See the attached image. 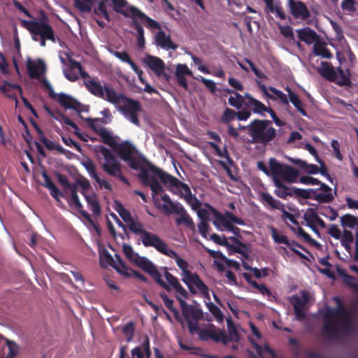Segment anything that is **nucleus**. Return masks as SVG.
Returning a JSON list of instances; mask_svg holds the SVG:
<instances>
[{"label":"nucleus","instance_id":"c03bdc74","mask_svg":"<svg viewBox=\"0 0 358 358\" xmlns=\"http://www.w3.org/2000/svg\"><path fill=\"white\" fill-rule=\"evenodd\" d=\"M120 274L124 278H131L132 276H134L143 282H147L148 281V279L146 276H145L140 272L129 268L126 264L125 268H122Z\"/></svg>","mask_w":358,"mask_h":358},{"label":"nucleus","instance_id":"f257e3e1","mask_svg":"<svg viewBox=\"0 0 358 358\" xmlns=\"http://www.w3.org/2000/svg\"><path fill=\"white\" fill-rule=\"evenodd\" d=\"M85 85L92 94L112 104L117 105L122 101L123 104L118 107V110L133 124L137 126L139 125L138 113L141 111L142 107L138 100L127 97L122 93L116 92L111 86L106 85L103 86L101 83L96 81L94 79L88 80Z\"/></svg>","mask_w":358,"mask_h":358},{"label":"nucleus","instance_id":"7ed1b4c3","mask_svg":"<svg viewBox=\"0 0 358 358\" xmlns=\"http://www.w3.org/2000/svg\"><path fill=\"white\" fill-rule=\"evenodd\" d=\"M271 121L255 119L250 122L251 143L267 145L277 136L276 129L271 126Z\"/></svg>","mask_w":358,"mask_h":358},{"label":"nucleus","instance_id":"e433bc0d","mask_svg":"<svg viewBox=\"0 0 358 358\" xmlns=\"http://www.w3.org/2000/svg\"><path fill=\"white\" fill-rule=\"evenodd\" d=\"M203 206L205 207L203 208V236L206 237V232L207 231L208 228L206 221L210 220L211 215L217 216L218 213L214 208L207 203L203 204Z\"/></svg>","mask_w":358,"mask_h":358},{"label":"nucleus","instance_id":"f704fd0d","mask_svg":"<svg viewBox=\"0 0 358 358\" xmlns=\"http://www.w3.org/2000/svg\"><path fill=\"white\" fill-rule=\"evenodd\" d=\"M336 271L339 275L342 278L343 281L350 287L358 291V280L348 274L344 268L339 266L337 267Z\"/></svg>","mask_w":358,"mask_h":358},{"label":"nucleus","instance_id":"0eeeda50","mask_svg":"<svg viewBox=\"0 0 358 358\" xmlns=\"http://www.w3.org/2000/svg\"><path fill=\"white\" fill-rule=\"evenodd\" d=\"M21 24L23 27L30 32L34 41H38V37H45L53 43L56 41L55 31L46 22L22 20Z\"/></svg>","mask_w":358,"mask_h":358},{"label":"nucleus","instance_id":"9b49d317","mask_svg":"<svg viewBox=\"0 0 358 358\" xmlns=\"http://www.w3.org/2000/svg\"><path fill=\"white\" fill-rule=\"evenodd\" d=\"M140 239L145 247H152L161 254H166L169 249L168 245L158 235L150 231L144 232Z\"/></svg>","mask_w":358,"mask_h":358},{"label":"nucleus","instance_id":"6e6d98bb","mask_svg":"<svg viewBox=\"0 0 358 358\" xmlns=\"http://www.w3.org/2000/svg\"><path fill=\"white\" fill-rule=\"evenodd\" d=\"M116 210L122 219L128 224L134 220L130 212L121 203L117 204Z\"/></svg>","mask_w":358,"mask_h":358},{"label":"nucleus","instance_id":"aec40b11","mask_svg":"<svg viewBox=\"0 0 358 358\" xmlns=\"http://www.w3.org/2000/svg\"><path fill=\"white\" fill-rule=\"evenodd\" d=\"M145 63L158 76H163L166 80H169V76L164 72V63L162 59L152 55H148L145 59Z\"/></svg>","mask_w":358,"mask_h":358},{"label":"nucleus","instance_id":"49530a36","mask_svg":"<svg viewBox=\"0 0 358 358\" xmlns=\"http://www.w3.org/2000/svg\"><path fill=\"white\" fill-rule=\"evenodd\" d=\"M208 144L210 145V147L214 149V150L215 151L216 155H217L218 157H220L225 158L229 166L233 165L234 162L231 159V158L230 157L229 153L226 146L224 147V150H222L220 149V148L219 147V145L214 142L210 141V142H208Z\"/></svg>","mask_w":358,"mask_h":358},{"label":"nucleus","instance_id":"5fc2aeb1","mask_svg":"<svg viewBox=\"0 0 358 358\" xmlns=\"http://www.w3.org/2000/svg\"><path fill=\"white\" fill-rule=\"evenodd\" d=\"M101 113L103 115V117L101 118H92L93 120V124H96V122H101L103 124H109L111 122L113 119V115L110 113L109 108H104Z\"/></svg>","mask_w":358,"mask_h":358},{"label":"nucleus","instance_id":"0e129e2a","mask_svg":"<svg viewBox=\"0 0 358 358\" xmlns=\"http://www.w3.org/2000/svg\"><path fill=\"white\" fill-rule=\"evenodd\" d=\"M355 3V0H343L341 7L343 11L351 13L356 11Z\"/></svg>","mask_w":358,"mask_h":358},{"label":"nucleus","instance_id":"dca6fc26","mask_svg":"<svg viewBox=\"0 0 358 358\" xmlns=\"http://www.w3.org/2000/svg\"><path fill=\"white\" fill-rule=\"evenodd\" d=\"M288 6L291 14L295 19L305 20L310 17V11L303 1L289 0Z\"/></svg>","mask_w":358,"mask_h":358},{"label":"nucleus","instance_id":"c9c22d12","mask_svg":"<svg viewBox=\"0 0 358 358\" xmlns=\"http://www.w3.org/2000/svg\"><path fill=\"white\" fill-rule=\"evenodd\" d=\"M336 70L338 75L337 74V81H334V83L339 86L350 87L352 84L350 71L348 69L344 71L341 67H338Z\"/></svg>","mask_w":358,"mask_h":358},{"label":"nucleus","instance_id":"2f4dec72","mask_svg":"<svg viewBox=\"0 0 358 358\" xmlns=\"http://www.w3.org/2000/svg\"><path fill=\"white\" fill-rule=\"evenodd\" d=\"M313 52L315 56H320L322 58L331 59L333 57V55L327 48L326 43L320 40L314 43Z\"/></svg>","mask_w":358,"mask_h":358},{"label":"nucleus","instance_id":"6e6552de","mask_svg":"<svg viewBox=\"0 0 358 358\" xmlns=\"http://www.w3.org/2000/svg\"><path fill=\"white\" fill-rule=\"evenodd\" d=\"M334 316L339 317V314L335 308H328L323 315V325L322 328V334L329 341H335L339 338L342 334V322L338 327L336 324Z\"/></svg>","mask_w":358,"mask_h":358},{"label":"nucleus","instance_id":"a19ab883","mask_svg":"<svg viewBox=\"0 0 358 358\" xmlns=\"http://www.w3.org/2000/svg\"><path fill=\"white\" fill-rule=\"evenodd\" d=\"M161 199L165 202L161 208L168 214L172 213L173 211H176L177 208L180 206L179 203L173 202L169 196L166 194H163L161 196Z\"/></svg>","mask_w":358,"mask_h":358},{"label":"nucleus","instance_id":"8fccbe9b","mask_svg":"<svg viewBox=\"0 0 358 358\" xmlns=\"http://www.w3.org/2000/svg\"><path fill=\"white\" fill-rule=\"evenodd\" d=\"M127 227L133 234L139 235L140 238L143 236L144 232L147 231L144 229L142 223L136 222L134 220H133L129 224H127Z\"/></svg>","mask_w":358,"mask_h":358},{"label":"nucleus","instance_id":"a18cd8bd","mask_svg":"<svg viewBox=\"0 0 358 358\" xmlns=\"http://www.w3.org/2000/svg\"><path fill=\"white\" fill-rule=\"evenodd\" d=\"M270 172L273 176V178H278L282 176V171L285 166L280 163L275 158H270L269 159Z\"/></svg>","mask_w":358,"mask_h":358},{"label":"nucleus","instance_id":"423d86ee","mask_svg":"<svg viewBox=\"0 0 358 358\" xmlns=\"http://www.w3.org/2000/svg\"><path fill=\"white\" fill-rule=\"evenodd\" d=\"M176 299L180 303L182 315L187 322L189 333L197 334L201 339V329L199 326V321L201 319V310L187 303L184 298L178 295H176Z\"/></svg>","mask_w":358,"mask_h":358},{"label":"nucleus","instance_id":"f03ea898","mask_svg":"<svg viewBox=\"0 0 358 358\" xmlns=\"http://www.w3.org/2000/svg\"><path fill=\"white\" fill-rule=\"evenodd\" d=\"M122 250L126 257L130 262L134 263L140 268L148 273L164 289H169V286L162 280V275L155 265L147 257L139 256L138 253L134 252L133 248L130 245L126 243L123 244Z\"/></svg>","mask_w":358,"mask_h":358},{"label":"nucleus","instance_id":"de8ad7c7","mask_svg":"<svg viewBox=\"0 0 358 358\" xmlns=\"http://www.w3.org/2000/svg\"><path fill=\"white\" fill-rule=\"evenodd\" d=\"M341 224L343 227L354 229L358 224V218L351 214H345L341 217Z\"/></svg>","mask_w":358,"mask_h":358},{"label":"nucleus","instance_id":"412c9836","mask_svg":"<svg viewBox=\"0 0 358 358\" xmlns=\"http://www.w3.org/2000/svg\"><path fill=\"white\" fill-rule=\"evenodd\" d=\"M165 269L164 276L167 282H164L168 286L169 289H165L167 291H171V287L175 289L177 294L180 296L181 298L187 299L188 296V293L185 290V288L180 285L178 278L173 275L171 273H169L166 268Z\"/></svg>","mask_w":358,"mask_h":358},{"label":"nucleus","instance_id":"774afa93","mask_svg":"<svg viewBox=\"0 0 358 358\" xmlns=\"http://www.w3.org/2000/svg\"><path fill=\"white\" fill-rule=\"evenodd\" d=\"M289 302L292 304L294 309H305L304 301L296 294L289 298Z\"/></svg>","mask_w":358,"mask_h":358},{"label":"nucleus","instance_id":"4c0bfd02","mask_svg":"<svg viewBox=\"0 0 358 358\" xmlns=\"http://www.w3.org/2000/svg\"><path fill=\"white\" fill-rule=\"evenodd\" d=\"M85 199L88 208L92 211L94 215L96 216L100 215L101 210L100 204L97 200L96 194L95 193H92L91 195L85 196Z\"/></svg>","mask_w":358,"mask_h":358},{"label":"nucleus","instance_id":"a878e982","mask_svg":"<svg viewBox=\"0 0 358 358\" xmlns=\"http://www.w3.org/2000/svg\"><path fill=\"white\" fill-rule=\"evenodd\" d=\"M45 110L48 113V114L55 120L62 122L64 124L70 126L71 128H73L75 130V133L78 136H80V134L78 133L77 131L79 130L78 127L76 123H74L70 118L66 117L63 113L57 111L54 113L51 109H50L48 107H45Z\"/></svg>","mask_w":358,"mask_h":358},{"label":"nucleus","instance_id":"393cba45","mask_svg":"<svg viewBox=\"0 0 358 358\" xmlns=\"http://www.w3.org/2000/svg\"><path fill=\"white\" fill-rule=\"evenodd\" d=\"M155 43L162 48L169 50H176L177 45L173 43L169 36L166 35L165 32L159 30L155 37Z\"/></svg>","mask_w":358,"mask_h":358},{"label":"nucleus","instance_id":"f3484780","mask_svg":"<svg viewBox=\"0 0 358 358\" xmlns=\"http://www.w3.org/2000/svg\"><path fill=\"white\" fill-rule=\"evenodd\" d=\"M27 69L29 76L31 79L39 80L46 72V65L44 61L38 59L36 62L28 58L27 60Z\"/></svg>","mask_w":358,"mask_h":358},{"label":"nucleus","instance_id":"052dcab7","mask_svg":"<svg viewBox=\"0 0 358 358\" xmlns=\"http://www.w3.org/2000/svg\"><path fill=\"white\" fill-rule=\"evenodd\" d=\"M206 305L208 307L210 312L216 318V320L220 322H222L224 316L221 310L211 302L206 303Z\"/></svg>","mask_w":358,"mask_h":358},{"label":"nucleus","instance_id":"bf43d9fd","mask_svg":"<svg viewBox=\"0 0 358 358\" xmlns=\"http://www.w3.org/2000/svg\"><path fill=\"white\" fill-rule=\"evenodd\" d=\"M145 186H149L150 187L153 197L155 195H158L161 193H163L164 192L162 185L159 184V181L155 177L152 178L151 180L149 182V184H147Z\"/></svg>","mask_w":358,"mask_h":358},{"label":"nucleus","instance_id":"7c9ffc66","mask_svg":"<svg viewBox=\"0 0 358 358\" xmlns=\"http://www.w3.org/2000/svg\"><path fill=\"white\" fill-rule=\"evenodd\" d=\"M289 96V101L293 104V106L296 108V110L304 117H309L308 113L303 108V103L300 100L299 96L294 93V92L290 89L289 87H287L285 88Z\"/></svg>","mask_w":358,"mask_h":358},{"label":"nucleus","instance_id":"4d7b16f0","mask_svg":"<svg viewBox=\"0 0 358 358\" xmlns=\"http://www.w3.org/2000/svg\"><path fill=\"white\" fill-rule=\"evenodd\" d=\"M317 207L315 208H309L306 210V212L303 215V219L306 224L315 223V220L319 217L317 213Z\"/></svg>","mask_w":358,"mask_h":358},{"label":"nucleus","instance_id":"c756f323","mask_svg":"<svg viewBox=\"0 0 358 358\" xmlns=\"http://www.w3.org/2000/svg\"><path fill=\"white\" fill-rule=\"evenodd\" d=\"M273 183L276 187V189L274 190V193L278 197L281 199H286L287 196L293 195V189H292L285 185L278 178H273Z\"/></svg>","mask_w":358,"mask_h":358},{"label":"nucleus","instance_id":"9d476101","mask_svg":"<svg viewBox=\"0 0 358 358\" xmlns=\"http://www.w3.org/2000/svg\"><path fill=\"white\" fill-rule=\"evenodd\" d=\"M293 194L297 197H300L304 199H313L317 201L320 203H330L334 201V196H331L329 194H322L317 192V189H301L297 187H293Z\"/></svg>","mask_w":358,"mask_h":358},{"label":"nucleus","instance_id":"3c124183","mask_svg":"<svg viewBox=\"0 0 358 358\" xmlns=\"http://www.w3.org/2000/svg\"><path fill=\"white\" fill-rule=\"evenodd\" d=\"M252 107V111L254 113L256 114H263L264 112H268V108L266 107L263 103H262L260 101L252 99V102H250V104L249 105Z\"/></svg>","mask_w":358,"mask_h":358},{"label":"nucleus","instance_id":"79ce46f5","mask_svg":"<svg viewBox=\"0 0 358 358\" xmlns=\"http://www.w3.org/2000/svg\"><path fill=\"white\" fill-rule=\"evenodd\" d=\"M164 255L173 259L176 261L178 266L182 271V273L188 271L189 265L187 262L180 258V257L174 250L169 249V250L166 252V254Z\"/></svg>","mask_w":358,"mask_h":358},{"label":"nucleus","instance_id":"09e8293b","mask_svg":"<svg viewBox=\"0 0 358 358\" xmlns=\"http://www.w3.org/2000/svg\"><path fill=\"white\" fill-rule=\"evenodd\" d=\"M159 296L162 299L164 303L166 306V308L173 313L174 317L177 320H178L180 315L178 310L173 306V301L170 299L167 294L164 292H162L159 293Z\"/></svg>","mask_w":358,"mask_h":358},{"label":"nucleus","instance_id":"bb28decb","mask_svg":"<svg viewBox=\"0 0 358 358\" xmlns=\"http://www.w3.org/2000/svg\"><path fill=\"white\" fill-rule=\"evenodd\" d=\"M13 90H17L20 94H22V89L21 86L17 84H10L7 81H5L4 84L0 86L1 92L8 98L14 99L15 101V107H17L18 104V100L15 93L12 91Z\"/></svg>","mask_w":358,"mask_h":358},{"label":"nucleus","instance_id":"5701e85b","mask_svg":"<svg viewBox=\"0 0 358 358\" xmlns=\"http://www.w3.org/2000/svg\"><path fill=\"white\" fill-rule=\"evenodd\" d=\"M296 32L299 38L308 45L315 43L320 40V36L317 32L308 27L296 29Z\"/></svg>","mask_w":358,"mask_h":358},{"label":"nucleus","instance_id":"2eb2a0df","mask_svg":"<svg viewBox=\"0 0 358 358\" xmlns=\"http://www.w3.org/2000/svg\"><path fill=\"white\" fill-rule=\"evenodd\" d=\"M59 103L65 109H72L78 113L83 111H87L86 106L83 105L76 99L64 93L57 94L56 97Z\"/></svg>","mask_w":358,"mask_h":358},{"label":"nucleus","instance_id":"473e14b6","mask_svg":"<svg viewBox=\"0 0 358 358\" xmlns=\"http://www.w3.org/2000/svg\"><path fill=\"white\" fill-rule=\"evenodd\" d=\"M217 217L224 227L226 222L231 224L234 223L242 226L245 224V222L243 219L235 216L229 211H225L223 214H219Z\"/></svg>","mask_w":358,"mask_h":358},{"label":"nucleus","instance_id":"6ab92c4d","mask_svg":"<svg viewBox=\"0 0 358 358\" xmlns=\"http://www.w3.org/2000/svg\"><path fill=\"white\" fill-rule=\"evenodd\" d=\"M100 260L101 264L105 262L107 265L114 268L118 273H121L122 268H125V262L119 255L116 254L114 259L106 250L100 254Z\"/></svg>","mask_w":358,"mask_h":358},{"label":"nucleus","instance_id":"864d4df0","mask_svg":"<svg viewBox=\"0 0 358 358\" xmlns=\"http://www.w3.org/2000/svg\"><path fill=\"white\" fill-rule=\"evenodd\" d=\"M228 101L231 106L240 109L243 104L244 99L241 94L236 92H234V96H231L229 98Z\"/></svg>","mask_w":358,"mask_h":358},{"label":"nucleus","instance_id":"69168bd1","mask_svg":"<svg viewBox=\"0 0 358 358\" xmlns=\"http://www.w3.org/2000/svg\"><path fill=\"white\" fill-rule=\"evenodd\" d=\"M91 3L81 1V0H74V6L78 8L81 12H90L91 10Z\"/></svg>","mask_w":358,"mask_h":358},{"label":"nucleus","instance_id":"4468645a","mask_svg":"<svg viewBox=\"0 0 358 358\" xmlns=\"http://www.w3.org/2000/svg\"><path fill=\"white\" fill-rule=\"evenodd\" d=\"M337 306L335 309L339 314V317L342 320V332L349 334L352 330V313L350 310H346L341 304V301L338 297H334Z\"/></svg>","mask_w":358,"mask_h":358},{"label":"nucleus","instance_id":"c85d7f7f","mask_svg":"<svg viewBox=\"0 0 358 358\" xmlns=\"http://www.w3.org/2000/svg\"><path fill=\"white\" fill-rule=\"evenodd\" d=\"M182 280L187 285L191 290L195 285L199 289H201V280L196 274H193L189 270L182 273Z\"/></svg>","mask_w":358,"mask_h":358},{"label":"nucleus","instance_id":"13d9d810","mask_svg":"<svg viewBox=\"0 0 358 358\" xmlns=\"http://www.w3.org/2000/svg\"><path fill=\"white\" fill-rule=\"evenodd\" d=\"M271 236L274 242L277 243H283L286 245H291L290 241L285 235L279 234L275 228L271 229Z\"/></svg>","mask_w":358,"mask_h":358},{"label":"nucleus","instance_id":"e2e57ef3","mask_svg":"<svg viewBox=\"0 0 358 358\" xmlns=\"http://www.w3.org/2000/svg\"><path fill=\"white\" fill-rule=\"evenodd\" d=\"M134 324L133 322L126 324L122 328V333L127 337V341L131 342L134 334Z\"/></svg>","mask_w":358,"mask_h":358},{"label":"nucleus","instance_id":"4be33fe9","mask_svg":"<svg viewBox=\"0 0 358 358\" xmlns=\"http://www.w3.org/2000/svg\"><path fill=\"white\" fill-rule=\"evenodd\" d=\"M113 150L117 152L119 157L124 162L129 160L134 156L137 150L134 145L129 141H123L117 143L113 148Z\"/></svg>","mask_w":358,"mask_h":358},{"label":"nucleus","instance_id":"603ef678","mask_svg":"<svg viewBox=\"0 0 358 358\" xmlns=\"http://www.w3.org/2000/svg\"><path fill=\"white\" fill-rule=\"evenodd\" d=\"M81 164L85 167L92 178H94L98 174L96 172V166L91 159L86 158L82 161Z\"/></svg>","mask_w":358,"mask_h":358},{"label":"nucleus","instance_id":"37998d69","mask_svg":"<svg viewBox=\"0 0 358 358\" xmlns=\"http://www.w3.org/2000/svg\"><path fill=\"white\" fill-rule=\"evenodd\" d=\"M293 162L308 174L313 175L319 173V168L315 164H308L306 162L299 159L293 160Z\"/></svg>","mask_w":358,"mask_h":358},{"label":"nucleus","instance_id":"338daca9","mask_svg":"<svg viewBox=\"0 0 358 358\" xmlns=\"http://www.w3.org/2000/svg\"><path fill=\"white\" fill-rule=\"evenodd\" d=\"M96 15L101 16L108 21L109 20V15L106 8V6L103 1L99 2L96 8L94 9Z\"/></svg>","mask_w":358,"mask_h":358},{"label":"nucleus","instance_id":"cd10ccee","mask_svg":"<svg viewBox=\"0 0 358 358\" xmlns=\"http://www.w3.org/2000/svg\"><path fill=\"white\" fill-rule=\"evenodd\" d=\"M173 213L179 215L180 216L176 218V222L177 224H184L187 227L190 229L194 228V224L192 219L189 217V215L187 213L186 210L183 208L182 205L177 208L176 211H173Z\"/></svg>","mask_w":358,"mask_h":358},{"label":"nucleus","instance_id":"b1692460","mask_svg":"<svg viewBox=\"0 0 358 358\" xmlns=\"http://www.w3.org/2000/svg\"><path fill=\"white\" fill-rule=\"evenodd\" d=\"M317 71L322 78L328 81H337V72L329 62H322L321 67L317 68Z\"/></svg>","mask_w":358,"mask_h":358},{"label":"nucleus","instance_id":"ea45409f","mask_svg":"<svg viewBox=\"0 0 358 358\" xmlns=\"http://www.w3.org/2000/svg\"><path fill=\"white\" fill-rule=\"evenodd\" d=\"M299 175V171L289 165H285L284 170L282 171V176L284 179L288 182H296L297 177Z\"/></svg>","mask_w":358,"mask_h":358},{"label":"nucleus","instance_id":"ddd939ff","mask_svg":"<svg viewBox=\"0 0 358 358\" xmlns=\"http://www.w3.org/2000/svg\"><path fill=\"white\" fill-rule=\"evenodd\" d=\"M89 127H90L96 134H98L103 143L109 145L113 149L117 144L115 137L111 134L106 128L101 127L96 124H93L92 117H87L85 119Z\"/></svg>","mask_w":358,"mask_h":358},{"label":"nucleus","instance_id":"680f3d73","mask_svg":"<svg viewBox=\"0 0 358 358\" xmlns=\"http://www.w3.org/2000/svg\"><path fill=\"white\" fill-rule=\"evenodd\" d=\"M236 117V112L234 110L227 108L224 109L221 120L222 123L228 124L235 119Z\"/></svg>","mask_w":358,"mask_h":358},{"label":"nucleus","instance_id":"1a4fd4ad","mask_svg":"<svg viewBox=\"0 0 358 358\" xmlns=\"http://www.w3.org/2000/svg\"><path fill=\"white\" fill-rule=\"evenodd\" d=\"M150 170L160 179L161 182L170 189H176L180 192L183 191L186 199H187L188 197H192L190 189L186 184H184L176 178L168 174L158 167L150 165Z\"/></svg>","mask_w":358,"mask_h":358},{"label":"nucleus","instance_id":"f8f14e48","mask_svg":"<svg viewBox=\"0 0 358 358\" xmlns=\"http://www.w3.org/2000/svg\"><path fill=\"white\" fill-rule=\"evenodd\" d=\"M116 12L121 13L126 17H131L132 18H138L142 22H145L148 27L154 29L160 28V24L157 21L152 20L134 6H129L126 10H116Z\"/></svg>","mask_w":358,"mask_h":358},{"label":"nucleus","instance_id":"39448f33","mask_svg":"<svg viewBox=\"0 0 358 358\" xmlns=\"http://www.w3.org/2000/svg\"><path fill=\"white\" fill-rule=\"evenodd\" d=\"M95 150L103 157L104 162L101 164L102 169L108 176L117 178L122 182L129 184L128 180L122 175L120 162L111 150L103 145L96 146Z\"/></svg>","mask_w":358,"mask_h":358},{"label":"nucleus","instance_id":"a211bd4d","mask_svg":"<svg viewBox=\"0 0 358 358\" xmlns=\"http://www.w3.org/2000/svg\"><path fill=\"white\" fill-rule=\"evenodd\" d=\"M212 339L215 343L221 342L224 345L227 344V335L224 330L216 329L213 325L208 328H203V341Z\"/></svg>","mask_w":358,"mask_h":358},{"label":"nucleus","instance_id":"58836bf2","mask_svg":"<svg viewBox=\"0 0 358 358\" xmlns=\"http://www.w3.org/2000/svg\"><path fill=\"white\" fill-rule=\"evenodd\" d=\"M227 326L229 332V336H227V343L229 341L238 342L240 340V334L231 317L227 318Z\"/></svg>","mask_w":358,"mask_h":358},{"label":"nucleus","instance_id":"20e7f679","mask_svg":"<svg viewBox=\"0 0 358 358\" xmlns=\"http://www.w3.org/2000/svg\"><path fill=\"white\" fill-rule=\"evenodd\" d=\"M95 150L103 157L104 162L101 164L102 169L108 176L117 178L122 182L129 184L128 180L122 175L120 162L111 150L103 145L96 146Z\"/></svg>","mask_w":358,"mask_h":358},{"label":"nucleus","instance_id":"72a5a7b5","mask_svg":"<svg viewBox=\"0 0 358 358\" xmlns=\"http://www.w3.org/2000/svg\"><path fill=\"white\" fill-rule=\"evenodd\" d=\"M70 204L74 206L78 210L79 213L85 218V220L90 223H93L91 215L83 209V206L80 203L77 193L74 192V194H71Z\"/></svg>","mask_w":358,"mask_h":358}]
</instances>
